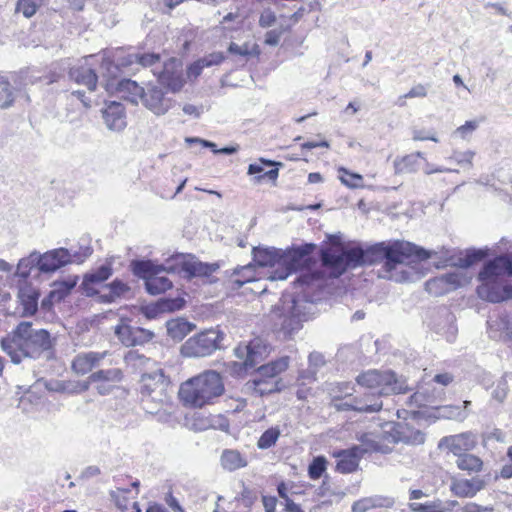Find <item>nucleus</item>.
<instances>
[{"label":"nucleus","mask_w":512,"mask_h":512,"mask_svg":"<svg viewBox=\"0 0 512 512\" xmlns=\"http://www.w3.org/2000/svg\"><path fill=\"white\" fill-rule=\"evenodd\" d=\"M431 256L432 251L401 240L382 241L367 246L357 243L340 253L333 252L328 248L320 251V260L323 266L328 268L334 277H340L348 269L372 266L378 263H383L382 269L390 273L406 259L424 261Z\"/></svg>","instance_id":"obj_1"},{"label":"nucleus","mask_w":512,"mask_h":512,"mask_svg":"<svg viewBox=\"0 0 512 512\" xmlns=\"http://www.w3.org/2000/svg\"><path fill=\"white\" fill-rule=\"evenodd\" d=\"M56 339L46 329L33 327L30 321H21L1 339V349L10 357L11 362L20 364L23 358L33 360L44 357L47 360L55 356Z\"/></svg>","instance_id":"obj_2"},{"label":"nucleus","mask_w":512,"mask_h":512,"mask_svg":"<svg viewBox=\"0 0 512 512\" xmlns=\"http://www.w3.org/2000/svg\"><path fill=\"white\" fill-rule=\"evenodd\" d=\"M317 246L314 243H302L292 245L281 251V269H276L271 273V280H285L290 275L302 272L294 280L295 286L308 288L312 286L319 278L316 272L309 271L314 265L313 254Z\"/></svg>","instance_id":"obj_3"},{"label":"nucleus","mask_w":512,"mask_h":512,"mask_svg":"<svg viewBox=\"0 0 512 512\" xmlns=\"http://www.w3.org/2000/svg\"><path fill=\"white\" fill-rule=\"evenodd\" d=\"M224 383L220 373L208 370L184 382L179 389V397L185 406L201 408L213 403L224 393Z\"/></svg>","instance_id":"obj_4"},{"label":"nucleus","mask_w":512,"mask_h":512,"mask_svg":"<svg viewBox=\"0 0 512 512\" xmlns=\"http://www.w3.org/2000/svg\"><path fill=\"white\" fill-rule=\"evenodd\" d=\"M312 308L313 301L308 299L304 290L301 293H284L276 308L278 332L284 338H290L302 328V322L308 320Z\"/></svg>","instance_id":"obj_5"},{"label":"nucleus","mask_w":512,"mask_h":512,"mask_svg":"<svg viewBox=\"0 0 512 512\" xmlns=\"http://www.w3.org/2000/svg\"><path fill=\"white\" fill-rule=\"evenodd\" d=\"M225 332L218 328L203 330L188 338L181 346V355L188 358H203L226 348Z\"/></svg>","instance_id":"obj_6"},{"label":"nucleus","mask_w":512,"mask_h":512,"mask_svg":"<svg viewBox=\"0 0 512 512\" xmlns=\"http://www.w3.org/2000/svg\"><path fill=\"white\" fill-rule=\"evenodd\" d=\"M359 386L378 394H405L409 389L399 382L396 374L391 370H367L356 377Z\"/></svg>","instance_id":"obj_7"},{"label":"nucleus","mask_w":512,"mask_h":512,"mask_svg":"<svg viewBox=\"0 0 512 512\" xmlns=\"http://www.w3.org/2000/svg\"><path fill=\"white\" fill-rule=\"evenodd\" d=\"M153 74L160 85L172 93L179 92L184 84L183 63L180 59L171 57L164 61L161 68H153Z\"/></svg>","instance_id":"obj_8"},{"label":"nucleus","mask_w":512,"mask_h":512,"mask_svg":"<svg viewBox=\"0 0 512 512\" xmlns=\"http://www.w3.org/2000/svg\"><path fill=\"white\" fill-rule=\"evenodd\" d=\"M139 383L141 395L155 399L156 396H162L165 393L170 380L165 375L164 370L158 365L150 371H144Z\"/></svg>","instance_id":"obj_9"},{"label":"nucleus","mask_w":512,"mask_h":512,"mask_svg":"<svg viewBox=\"0 0 512 512\" xmlns=\"http://www.w3.org/2000/svg\"><path fill=\"white\" fill-rule=\"evenodd\" d=\"M456 317L446 306H440L431 312L429 326L437 334L442 335L448 342H453L458 329Z\"/></svg>","instance_id":"obj_10"},{"label":"nucleus","mask_w":512,"mask_h":512,"mask_svg":"<svg viewBox=\"0 0 512 512\" xmlns=\"http://www.w3.org/2000/svg\"><path fill=\"white\" fill-rule=\"evenodd\" d=\"M141 101L147 109L158 116L166 114L175 104L174 99L166 97L164 90L153 83L146 85Z\"/></svg>","instance_id":"obj_11"},{"label":"nucleus","mask_w":512,"mask_h":512,"mask_svg":"<svg viewBox=\"0 0 512 512\" xmlns=\"http://www.w3.org/2000/svg\"><path fill=\"white\" fill-rule=\"evenodd\" d=\"M478 296L491 303H500L512 299V284L507 280H479Z\"/></svg>","instance_id":"obj_12"},{"label":"nucleus","mask_w":512,"mask_h":512,"mask_svg":"<svg viewBox=\"0 0 512 512\" xmlns=\"http://www.w3.org/2000/svg\"><path fill=\"white\" fill-rule=\"evenodd\" d=\"M38 271L41 274L54 273L62 267L71 264V251L67 248H56L43 254L37 251Z\"/></svg>","instance_id":"obj_13"},{"label":"nucleus","mask_w":512,"mask_h":512,"mask_svg":"<svg viewBox=\"0 0 512 512\" xmlns=\"http://www.w3.org/2000/svg\"><path fill=\"white\" fill-rule=\"evenodd\" d=\"M366 453H368V449L358 445L334 451L333 457L337 459L336 471L342 474L355 472L359 467L360 460Z\"/></svg>","instance_id":"obj_14"},{"label":"nucleus","mask_w":512,"mask_h":512,"mask_svg":"<svg viewBox=\"0 0 512 512\" xmlns=\"http://www.w3.org/2000/svg\"><path fill=\"white\" fill-rule=\"evenodd\" d=\"M115 334L121 343L127 347L144 345L154 337L151 330L133 326L123 321L115 327Z\"/></svg>","instance_id":"obj_15"},{"label":"nucleus","mask_w":512,"mask_h":512,"mask_svg":"<svg viewBox=\"0 0 512 512\" xmlns=\"http://www.w3.org/2000/svg\"><path fill=\"white\" fill-rule=\"evenodd\" d=\"M476 444L477 435L472 431H466L441 438L438 443V448H446L455 456H459L473 450Z\"/></svg>","instance_id":"obj_16"},{"label":"nucleus","mask_w":512,"mask_h":512,"mask_svg":"<svg viewBox=\"0 0 512 512\" xmlns=\"http://www.w3.org/2000/svg\"><path fill=\"white\" fill-rule=\"evenodd\" d=\"M235 355L238 358H244L243 366L246 371L256 368L268 355V347L259 338L251 340L245 347H237Z\"/></svg>","instance_id":"obj_17"},{"label":"nucleus","mask_w":512,"mask_h":512,"mask_svg":"<svg viewBox=\"0 0 512 512\" xmlns=\"http://www.w3.org/2000/svg\"><path fill=\"white\" fill-rule=\"evenodd\" d=\"M186 301L182 297H161L157 301L141 306L140 311L145 318L151 320L162 313H170L184 308Z\"/></svg>","instance_id":"obj_18"},{"label":"nucleus","mask_w":512,"mask_h":512,"mask_svg":"<svg viewBox=\"0 0 512 512\" xmlns=\"http://www.w3.org/2000/svg\"><path fill=\"white\" fill-rule=\"evenodd\" d=\"M112 274V264L106 262L84 274L80 289L87 297L99 295L98 290L95 289L94 286L105 282Z\"/></svg>","instance_id":"obj_19"},{"label":"nucleus","mask_w":512,"mask_h":512,"mask_svg":"<svg viewBox=\"0 0 512 512\" xmlns=\"http://www.w3.org/2000/svg\"><path fill=\"white\" fill-rule=\"evenodd\" d=\"M282 166L281 162L261 157L258 161L249 164L247 174L253 176L255 184L261 183L265 178L276 182L279 176V169Z\"/></svg>","instance_id":"obj_20"},{"label":"nucleus","mask_w":512,"mask_h":512,"mask_svg":"<svg viewBox=\"0 0 512 512\" xmlns=\"http://www.w3.org/2000/svg\"><path fill=\"white\" fill-rule=\"evenodd\" d=\"M124 375L120 368L101 369L90 374V381L100 395H108L120 383Z\"/></svg>","instance_id":"obj_21"},{"label":"nucleus","mask_w":512,"mask_h":512,"mask_svg":"<svg viewBox=\"0 0 512 512\" xmlns=\"http://www.w3.org/2000/svg\"><path fill=\"white\" fill-rule=\"evenodd\" d=\"M460 285V276L457 273L450 272L426 281L425 290L430 295L440 296L457 289Z\"/></svg>","instance_id":"obj_22"},{"label":"nucleus","mask_w":512,"mask_h":512,"mask_svg":"<svg viewBox=\"0 0 512 512\" xmlns=\"http://www.w3.org/2000/svg\"><path fill=\"white\" fill-rule=\"evenodd\" d=\"M17 296L23 308L22 316H33L38 310L40 291L30 283H21Z\"/></svg>","instance_id":"obj_23"},{"label":"nucleus","mask_w":512,"mask_h":512,"mask_svg":"<svg viewBox=\"0 0 512 512\" xmlns=\"http://www.w3.org/2000/svg\"><path fill=\"white\" fill-rule=\"evenodd\" d=\"M102 116L107 128L119 132L126 127L125 108L120 102L111 101L102 110Z\"/></svg>","instance_id":"obj_24"},{"label":"nucleus","mask_w":512,"mask_h":512,"mask_svg":"<svg viewBox=\"0 0 512 512\" xmlns=\"http://www.w3.org/2000/svg\"><path fill=\"white\" fill-rule=\"evenodd\" d=\"M281 248L257 246L252 249L253 264L258 267H274L281 269Z\"/></svg>","instance_id":"obj_25"},{"label":"nucleus","mask_w":512,"mask_h":512,"mask_svg":"<svg viewBox=\"0 0 512 512\" xmlns=\"http://www.w3.org/2000/svg\"><path fill=\"white\" fill-rule=\"evenodd\" d=\"M330 406L338 412L356 411L360 413H374L379 405L374 403L366 405L361 400H356L353 395L350 398H343L342 394H336L331 398Z\"/></svg>","instance_id":"obj_26"},{"label":"nucleus","mask_w":512,"mask_h":512,"mask_svg":"<svg viewBox=\"0 0 512 512\" xmlns=\"http://www.w3.org/2000/svg\"><path fill=\"white\" fill-rule=\"evenodd\" d=\"M391 435L394 442L419 445L425 441V434L423 432L411 428L406 423H393Z\"/></svg>","instance_id":"obj_27"},{"label":"nucleus","mask_w":512,"mask_h":512,"mask_svg":"<svg viewBox=\"0 0 512 512\" xmlns=\"http://www.w3.org/2000/svg\"><path fill=\"white\" fill-rule=\"evenodd\" d=\"M484 486L485 481L477 477L454 479L450 484V490L457 497L471 498L481 491Z\"/></svg>","instance_id":"obj_28"},{"label":"nucleus","mask_w":512,"mask_h":512,"mask_svg":"<svg viewBox=\"0 0 512 512\" xmlns=\"http://www.w3.org/2000/svg\"><path fill=\"white\" fill-rule=\"evenodd\" d=\"M132 274L140 279L147 282V279L158 275L161 272L166 271V268L162 264H157L151 259H133L129 265Z\"/></svg>","instance_id":"obj_29"},{"label":"nucleus","mask_w":512,"mask_h":512,"mask_svg":"<svg viewBox=\"0 0 512 512\" xmlns=\"http://www.w3.org/2000/svg\"><path fill=\"white\" fill-rule=\"evenodd\" d=\"M106 356V352H86L77 354L73 361L71 368L78 375H85L93 370L101 360Z\"/></svg>","instance_id":"obj_30"},{"label":"nucleus","mask_w":512,"mask_h":512,"mask_svg":"<svg viewBox=\"0 0 512 512\" xmlns=\"http://www.w3.org/2000/svg\"><path fill=\"white\" fill-rule=\"evenodd\" d=\"M218 263H208L202 261H183L181 263V271L187 279L196 277H209L219 269Z\"/></svg>","instance_id":"obj_31"},{"label":"nucleus","mask_w":512,"mask_h":512,"mask_svg":"<svg viewBox=\"0 0 512 512\" xmlns=\"http://www.w3.org/2000/svg\"><path fill=\"white\" fill-rule=\"evenodd\" d=\"M394 504L393 497L373 495L355 501L352 505V512H367L375 508H391Z\"/></svg>","instance_id":"obj_32"},{"label":"nucleus","mask_w":512,"mask_h":512,"mask_svg":"<svg viewBox=\"0 0 512 512\" xmlns=\"http://www.w3.org/2000/svg\"><path fill=\"white\" fill-rule=\"evenodd\" d=\"M69 77L77 84L86 86L90 91H94L96 89L98 75L96 71L91 67H72L69 70Z\"/></svg>","instance_id":"obj_33"},{"label":"nucleus","mask_w":512,"mask_h":512,"mask_svg":"<svg viewBox=\"0 0 512 512\" xmlns=\"http://www.w3.org/2000/svg\"><path fill=\"white\" fill-rule=\"evenodd\" d=\"M504 277L506 272L501 254L484 262L478 274V280H505Z\"/></svg>","instance_id":"obj_34"},{"label":"nucleus","mask_w":512,"mask_h":512,"mask_svg":"<svg viewBox=\"0 0 512 512\" xmlns=\"http://www.w3.org/2000/svg\"><path fill=\"white\" fill-rule=\"evenodd\" d=\"M221 467L228 472H234L248 465L247 458L236 449H224L220 456Z\"/></svg>","instance_id":"obj_35"},{"label":"nucleus","mask_w":512,"mask_h":512,"mask_svg":"<svg viewBox=\"0 0 512 512\" xmlns=\"http://www.w3.org/2000/svg\"><path fill=\"white\" fill-rule=\"evenodd\" d=\"M124 361L127 366L131 367L134 371L142 373L144 371H150L159 364L144 354L139 353L138 350H129L125 356Z\"/></svg>","instance_id":"obj_36"},{"label":"nucleus","mask_w":512,"mask_h":512,"mask_svg":"<svg viewBox=\"0 0 512 512\" xmlns=\"http://www.w3.org/2000/svg\"><path fill=\"white\" fill-rule=\"evenodd\" d=\"M289 366V357L283 356L276 360L270 361L259 366L256 369L257 376L255 378L276 380V376L285 371Z\"/></svg>","instance_id":"obj_37"},{"label":"nucleus","mask_w":512,"mask_h":512,"mask_svg":"<svg viewBox=\"0 0 512 512\" xmlns=\"http://www.w3.org/2000/svg\"><path fill=\"white\" fill-rule=\"evenodd\" d=\"M251 385L254 393L259 396H266L276 392H280L284 388V384L281 379L272 380V379H262V378H254L251 380Z\"/></svg>","instance_id":"obj_38"},{"label":"nucleus","mask_w":512,"mask_h":512,"mask_svg":"<svg viewBox=\"0 0 512 512\" xmlns=\"http://www.w3.org/2000/svg\"><path fill=\"white\" fill-rule=\"evenodd\" d=\"M36 268L38 270V257L37 251H32L27 257L21 258L17 264L15 276L19 277L22 283H29L31 270Z\"/></svg>","instance_id":"obj_39"},{"label":"nucleus","mask_w":512,"mask_h":512,"mask_svg":"<svg viewBox=\"0 0 512 512\" xmlns=\"http://www.w3.org/2000/svg\"><path fill=\"white\" fill-rule=\"evenodd\" d=\"M456 466L468 474L478 473L482 470L483 461L476 455L464 453L457 456Z\"/></svg>","instance_id":"obj_40"},{"label":"nucleus","mask_w":512,"mask_h":512,"mask_svg":"<svg viewBox=\"0 0 512 512\" xmlns=\"http://www.w3.org/2000/svg\"><path fill=\"white\" fill-rule=\"evenodd\" d=\"M144 287L148 294L156 296L170 290L173 287V283L166 276L155 275L147 279V282L144 283Z\"/></svg>","instance_id":"obj_41"},{"label":"nucleus","mask_w":512,"mask_h":512,"mask_svg":"<svg viewBox=\"0 0 512 512\" xmlns=\"http://www.w3.org/2000/svg\"><path fill=\"white\" fill-rule=\"evenodd\" d=\"M232 285L234 288H241L244 284L252 282L256 279L254 273V264L249 263L244 266H238L233 270Z\"/></svg>","instance_id":"obj_42"},{"label":"nucleus","mask_w":512,"mask_h":512,"mask_svg":"<svg viewBox=\"0 0 512 512\" xmlns=\"http://www.w3.org/2000/svg\"><path fill=\"white\" fill-rule=\"evenodd\" d=\"M100 69L102 76L107 78L108 81L116 80L123 73L115 57L111 58L106 52L103 54Z\"/></svg>","instance_id":"obj_43"},{"label":"nucleus","mask_w":512,"mask_h":512,"mask_svg":"<svg viewBox=\"0 0 512 512\" xmlns=\"http://www.w3.org/2000/svg\"><path fill=\"white\" fill-rule=\"evenodd\" d=\"M488 256V249H467L463 256L459 257L456 265L460 268H469L484 260Z\"/></svg>","instance_id":"obj_44"},{"label":"nucleus","mask_w":512,"mask_h":512,"mask_svg":"<svg viewBox=\"0 0 512 512\" xmlns=\"http://www.w3.org/2000/svg\"><path fill=\"white\" fill-rule=\"evenodd\" d=\"M78 276H70L68 278L55 281L53 283L54 289L52 290V294L57 295V300H64L76 287L78 283Z\"/></svg>","instance_id":"obj_45"},{"label":"nucleus","mask_w":512,"mask_h":512,"mask_svg":"<svg viewBox=\"0 0 512 512\" xmlns=\"http://www.w3.org/2000/svg\"><path fill=\"white\" fill-rule=\"evenodd\" d=\"M192 324L184 320L168 321L167 333L174 340H182L190 331Z\"/></svg>","instance_id":"obj_46"},{"label":"nucleus","mask_w":512,"mask_h":512,"mask_svg":"<svg viewBox=\"0 0 512 512\" xmlns=\"http://www.w3.org/2000/svg\"><path fill=\"white\" fill-rule=\"evenodd\" d=\"M117 89L120 92H128L131 95L130 100L137 103V98L142 99L145 87L140 86L137 82L131 79H121L117 83Z\"/></svg>","instance_id":"obj_47"},{"label":"nucleus","mask_w":512,"mask_h":512,"mask_svg":"<svg viewBox=\"0 0 512 512\" xmlns=\"http://www.w3.org/2000/svg\"><path fill=\"white\" fill-rule=\"evenodd\" d=\"M418 168L419 162L410 154L394 160V170L396 174L414 173Z\"/></svg>","instance_id":"obj_48"},{"label":"nucleus","mask_w":512,"mask_h":512,"mask_svg":"<svg viewBox=\"0 0 512 512\" xmlns=\"http://www.w3.org/2000/svg\"><path fill=\"white\" fill-rule=\"evenodd\" d=\"M15 92L11 83L4 77H0V108L6 109L13 105Z\"/></svg>","instance_id":"obj_49"},{"label":"nucleus","mask_w":512,"mask_h":512,"mask_svg":"<svg viewBox=\"0 0 512 512\" xmlns=\"http://www.w3.org/2000/svg\"><path fill=\"white\" fill-rule=\"evenodd\" d=\"M281 435L279 427H270L265 430L257 441V447L261 450L271 448L276 444Z\"/></svg>","instance_id":"obj_50"},{"label":"nucleus","mask_w":512,"mask_h":512,"mask_svg":"<svg viewBox=\"0 0 512 512\" xmlns=\"http://www.w3.org/2000/svg\"><path fill=\"white\" fill-rule=\"evenodd\" d=\"M471 405V401H464L463 405H448L443 407L445 417L454 419L457 421H463L469 414L468 407Z\"/></svg>","instance_id":"obj_51"},{"label":"nucleus","mask_w":512,"mask_h":512,"mask_svg":"<svg viewBox=\"0 0 512 512\" xmlns=\"http://www.w3.org/2000/svg\"><path fill=\"white\" fill-rule=\"evenodd\" d=\"M338 172L341 183L347 186L348 188L355 189L363 186L362 175L355 172H351L344 167H340L338 169Z\"/></svg>","instance_id":"obj_52"},{"label":"nucleus","mask_w":512,"mask_h":512,"mask_svg":"<svg viewBox=\"0 0 512 512\" xmlns=\"http://www.w3.org/2000/svg\"><path fill=\"white\" fill-rule=\"evenodd\" d=\"M512 380V373L505 372L503 376L498 380L496 387L492 392V398L502 403L507 397L509 387L508 382Z\"/></svg>","instance_id":"obj_53"},{"label":"nucleus","mask_w":512,"mask_h":512,"mask_svg":"<svg viewBox=\"0 0 512 512\" xmlns=\"http://www.w3.org/2000/svg\"><path fill=\"white\" fill-rule=\"evenodd\" d=\"M475 152L472 150L458 151L454 150L449 157L450 161L455 162L463 169H471L473 167V159Z\"/></svg>","instance_id":"obj_54"},{"label":"nucleus","mask_w":512,"mask_h":512,"mask_svg":"<svg viewBox=\"0 0 512 512\" xmlns=\"http://www.w3.org/2000/svg\"><path fill=\"white\" fill-rule=\"evenodd\" d=\"M41 2V0H17L15 12L21 13L26 18H30L36 14L41 6Z\"/></svg>","instance_id":"obj_55"},{"label":"nucleus","mask_w":512,"mask_h":512,"mask_svg":"<svg viewBox=\"0 0 512 512\" xmlns=\"http://www.w3.org/2000/svg\"><path fill=\"white\" fill-rule=\"evenodd\" d=\"M308 368L301 371V376L305 377L304 374H310L311 378L317 375L319 368L325 365L324 356L320 352L313 351L308 356Z\"/></svg>","instance_id":"obj_56"},{"label":"nucleus","mask_w":512,"mask_h":512,"mask_svg":"<svg viewBox=\"0 0 512 512\" xmlns=\"http://www.w3.org/2000/svg\"><path fill=\"white\" fill-rule=\"evenodd\" d=\"M327 469V460L324 456L314 457L308 466V476L312 480H317L323 476Z\"/></svg>","instance_id":"obj_57"},{"label":"nucleus","mask_w":512,"mask_h":512,"mask_svg":"<svg viewBox=\"0 0 512 512\" xmlns=\"http://www.w3.org/2000/svg\"><path fill=\"white\" fill-rule=\"evenodd\" d=\"M160 54L155 52L149 53H137V65H140L143 68H158L160 64Z\"/></svg>","instance_id":"obj_58"},{"label":"nucleus","mask_w":512,"mask_h":512,"mask_svg":"<svg viewBox=\"0 0 512 512\" xmlns=\"http://www.w3.org/2000/svg\"><path fill=\"white\" fill-rule=\"evenodd\" d=\"M242 486L243 489L236 500L241 502L245 508H251L258 499L257 492L247 487L244 483H242Z\"/></svg>","instance_id":"obj_59"},{"label":"nucleus","mask_w":512,"mask_h":512,"mask_svg":"<svg viewBox=\"0 0 512 512\" xmlns=\"http://www.w3.org/2000/svg\"><path fill=\"white\" fill-rule=\"evenodd\" d=\"M354 387L350 382H337L331 385V398L336 394H342L343 398H350L353 394Z\"/></svg>","instance_id":"obj_60"},{"label":"nucleus","mask_w":512,"mask_h":512,"mask_svg":"<svg viewBox=\"0 0 512 512\" xmlns=\"http://www.w3.org/2000/svg\"><path fill=\"white\" fill-rule=\"evenodd\" d=\"M106 287L116 297V299L123 297L126 293L130 291L129 285L118 278L106 284Z\"/></svg>","instance_id":"obj_61"},{"label":"nucleus","mask_w":512,"mask_h":512,"mask_svg":"<svg viewBox=\"0 0 512 512\" xmlns=\"http://www.w3.org/2000/svg\"><path fill=\"white\" fill-rule=\"evenodd\" d=\"M382 396H386V395L385 394H378L375 391L368 390L362 396H359V397L355 396V397H356V400H361V402H363L366 405H371V404H374V403L378 404L379 408H377L375 410V412H378L383 407V402L381 400Z\"/></svg>","instance_id":"obj_62"},{"label":"nucleus","mask_w":512,"mask_h":512,"mask_svg":"<svg viewBox=\"0 0 512 512\" xmlns=\"http://www.w3.org/2000/svg\"><path fill=\"white\" fill-rule=\"evenodd\" d=\"M114 57L117 60L118 65H120V67L122 68V70L129 68L134 64H137V53L124 54L122 50H117Z\"/></svg>","instance_id":"obj_63"},{"label":"nucleus","mask_w":512,"mask_h":512,"mask_svg":"<svg viewBox=\"0 0 512 512\" xmlns=\"http://www.w3.org/2000/svg\"><path fill=\"white\" fill-rule=\"evenodd\" d=\"M408 506L412 512H438L437 499L425 503L411 502Z\"/></svg>","instance_id":"obj_64"}]
</instances>
